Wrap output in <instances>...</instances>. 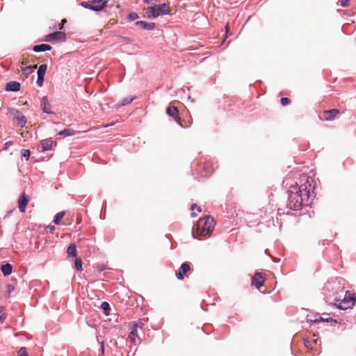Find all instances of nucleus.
I'll use <instances>...</instances> for the list:
<instances>
[{
    "label": "nucleus",
    "instance_id": "9d476101",
    "mask_svg": "<svg viewBox=\"0 0 356 356\" xmlns=\"http://www.w3.org/2000/svg\"><path fill=\"white\" fill-rule=\"evenodd\" d=\"M29 202V196L22 193L18 199V208L21 213H24Z\"/></svg>",
    "mask_w": 356,
    "mask_h": 356
},
{
    "label": "nucleus",
    "instance_id": "2eb2a0df",
    "mask_svg": "<svg viewBox=\"0 0 356 356\" xmlns=\"http://www.w3.org/2000/svg\"><path fill=\"white\" fill-rule=\"evenodd\" d=\"M136 26L141 28L143 30L151 31L153 30L156 24L154 22H147L145 21H137L135 23Z\"/></svg>",
    "mask_w": 356,
    "mask_h": 356
},
{
    "label": "nucleus",
    "instance_id": "f257e3e1",
    "mask_svg": "<svg viewBox=\"0 0 356 356\" xmlns=\"http://www.w3.org/2000/svg\"><path fill=\"white\" fill-rule=\"evenodd\" d=\"M314 189L308 177L300 186L296 182L291 184L286 191V207L292 211H300L304 207L310 206L312 200L315 197Z\"/></svg>",
    "mask_w": 356,
    "mask_h": 356
},
{
    "label": "nucleus",
    "instance_id": "c756f323",
    "mask_svg": "<svg viewBox=\"0 0 356 356\" xmlns=\"http://www.w3.org/2000/svg\"><path fill=\"white\" fill-rule=\"evenodd\" d=\"M65 215V211H60L56 214L54 218V222L55 225H59L60 223V221L63 218V217Z\"/></svg>",
    "mask_w": 356,
    "mask_h": 356
},
{
    "label": "nucleus",
    "instance_id": "473e14b6",
    "mask_svg": "<svg viewBox=\"0 0 356 356\" xmlns=\"http://www.w3.org/2000/svg\"><path fill=\"white\" fill-rule=\"evenodd\" d=\"M37 76H38V78H37L36 83L38 86L41 87L43 85V83L44 81V76H42L40 75H37Z\"/></svg>",
    "mask_w": 356,
    "mask_h": 356
},
{
    "label": "nucleus",
    "instance_id": "2f4dec72",
    "mask_svg": "<svg viewBox=\"0 0 356 356\" xmlns=\"http://www.w3.org/2000/svg\"><path fill=\"white\" fill-rule=\"evenodd\" d=\"M21 154L22 158H24L26 161H28L29 159L31 152L29 149H22Z\"/></svg>",
    "mask_w": 356,
    "mask_h": 356
},
{
    "label": "nucleus",
    "instance_id": "7ed1b4c3",
    "mask_svg": "<svg viewBox=\"0 0 356 356\" xmlns=\"http://www.w3.org/2000/svg\"><path fill=\"white\" fill-rule=\"evenodd\" d=\"M214 225V219L210 216L199 220L196 226L197 234L201 236L208 235L213 229Z\"/></svg>",
    "mask_w": 356,
    "mask_h": 356
},
{
    "label": "nucleus",
    "instance_id": "a18cd8bd",
    "mask_svg": "<svg viewBox=\"0 0 356 356\" xmlns=\"http://www.w3.org/2000/svg\"><path fill=\"white\" fill-rule=\"evenodd\" d=\"M284 183H285L286 185H288L289 184V179L286 178L285 180L284 181Z\"/></svg>",
    "mask_w": 356,
    "mask_h": 356
},
{
    "label": "nucleus",
    "instance_id": "6e6552de",
    "mask_svg": "<svg viewBox=\"0 0 356 356\" xmlns=\"http://www.w3.org/2000/svg\"><path fill=\"white\" fill-rule=\"evenodd\" d=\"M203 170H197V173L202 177H209L211 175L215 168L214 166L211 165L209 161H206L203 165Z\"/></svg>",
    "mask_w": 356,
    "mask_h": 356
},
{
    "label": "nucleus",
    "instance_id": "393cba45",
    "mask_svg": "<svg viewBox=\"0 0 356 356\" xmlns=\"http://www.w3.org/2000/svg\"><path fill=\"white\" fill-rule=\"evenodd\" d=\"M74 268L79 272H81L83 270V262L81 257H76L74 260Z\"/></svg>",
    "mask_w": 356,
    "mask_h": 356
},
{
    "label": "nucleus",
    "instance_id": "9b49d317",
    "mask_svg": "<svg viewBox=\"0 0 356 356\" xmlns=\"http://www.w3.org/2000/svg\"><path fill=\"white\" fill-rule=\"evenodd\" d=\"M190 269L191 266L188 262L183 263L181 265L179 271L176 273V277L179 280H183L184 278V275L190 270Z\"/></svg>",
    "mask_w": 356,
    "mask_h": 356
},
{
    "label": "nucleus",
    "instance_id": "6ab92c4d",
    "mask_svg": "<svg viewBox=\"0 0 356 356\" xmlns=\"http://www.w3.org/2000/svg\"><path fill=\"white\" fill-rule=\"evenodd\" d=\"M54 142L51 138H47L41 140L42 152L51 150Z\"/></svg>",
    "mask_w": 356,
    "mask_h": 356
},
{
    "label": "nucleus",
    "instance_id": "de8ad7c7",
    "mask_svg": "<svg viewBox=\"0 0 356 356\" xmlns=\"http://www.w3.org/2000/svg\"><path fill=\"white\" fill-rule=\"evenodd\" d=\"M11 213H12V211H10L8 212V213L6 216H9L10 215H11Z\"/></svg>",
    "mask_w": 356,
    "mask_h": 356
},
{
    "label": "nucleus",
    "instance_id": "423d86ee",
    "mask_svg": "<svg viewBox=\"0 0 356 356\" xmlns=\"http://www.w3.org/2000/svg\"><path fill=\"white\" fill-rule=\"evenodd\" d=\"M350 294L348 291H346V293L343 295L341 298H340V300L335 302L334 305L339 309L346 310L349 308H352L354 306V301H352L351 298L350 297Z\"/></svg>",
    "mask_w": 356,
    "mask_h": 356
},
{
    "label": "nucleus",
    "instance_id": "a211bd4d",
    "mask_svg": "<svg viewBox=\"0 0 356 356\" xmlns=\"http://www.w3.org/2000/svg\"><path fill=\"white\" fill-rule=\"evenodd\" d=\"M338 113L339 110L336 108L327 110L323 112L325 120L327 121L333 120Z\"/></svg>",
    "mask_w": 356,
    "mask_h": 356
},
{
    "label": "nucleus",
    "instance_id": "bb28decb",
    "mask_svg": "<svg viewBox=\"0 0 356 356\" xmlns=\"http://www.w3.org/2000/svg\"><path fill=\"white\" fill-rule=\"evenodd\" d=\"M135 99H136V97H124V98L122 99L119 106H127V105L131 104Z\"/></svg>",
    "mask_w": 356,
    "mask_h": 356
},
{
    "label": "nucleus",
    "instance_id": "58836bf2",
    "mask_svg": "<svg viewBox=\"0 0 356 356\" xmlns=\"http://www.w3.org/2000/svg\"><path fill=\"white\" fill-rule=\"evenodd\" d=\"M7 314L6 313H3L0 315V323H2L5 321Z\"/></svg>",
    "mask_w": 356,
    "mask_h": 356
},
{
    "label": "nucleus",
    "instance_id": "c9c22d12",
    "mask_svg": "<svg viewBox=\"0 0 356 356\" xmlns=\"http://www.w3.org/2000/svg\"><path fill=\"white\" fill-rule=\"evenodd\" d=\"M350 0H339V4L341 7H347L349 5V1Z\"/></svg>",
    "mask_w": 356,
    "mask_h": 356
},
{
    "label": "nucleus",
    "instance_id": "72a5a7b5",
    "mask_svg": "<svg viewBox=\"0 0 356 356\" xmlns=\"http://www.w3.org/2000/svg\"><path fill=\"white\" fill-rule=\"evenodd\" d=\"M280 102L282 106H286L290 104L291 100L288 97H282Z\"/></svg>",
    "mask_w": 356,
    "mask_h": 356
},
{
    "label": "nucleus",
    "instance_id": "f704fd0d",
    "mask_svg": "<svg viewBox=\"0 0 356 356\" xmlns=\"http://www.w3.org/2000/svg\"><path fill=\"white\" fill-rule=\"evenodd\" d=\"M18 355H19V356H28V353L26 352V348L25 347L20 348V349L19 350V352H18Z\"/></svg>",
    "mask_w": 356,
    "mask_h": 356
},
{
    "label": "nucleus",
    "instance_id": "4be33fe9",
    "mask_svg": "<svg viewBox=\"0 0 356 356\" xmlns=\"http://www.w3.org/2000/svg\"><path fill=\"white\" fill-rule=\"evenodd\" d=\"M67 254L68 257H76V246L75 243H70L67 249Z\"/></svg>",
    "mask_w": 356,
    "mask_h": 356
},
{
    "label": "nucleus",
    "instance_id": "412c9836",
    "mask_svg": "<svg viewBox=\"0 0 356 356\" xmlns=\"http://www.w3.org/2000/svg\"><path fill=\"white\" fill-rule=\"evenodd\" d=\"M1 270L3 275L5 277H8L10 275H11V273L13 272V266L9 263L2 264L1 266Z\"/></svg>",
    "mask_w": 356,
    "mask_h": 356
},
{
    "label": "nucleus",
    "instance_id": "f03ea898",
    "mask_svg": "<svg viewBox=\"0 0 356 356\" xmlns=\"http://www.w3.org/2000/svg\"><path fill=\"white\" fill-rule=\"evenodd\" d=\"M323 291L327 299V301L332 298L335 302L340 300V298H341L346 291L337 279L327 281L325 284Z\"/></svg>",
    "mask_w": 356,
    "mask_h": 356
},
{
    "label": "nucleus",
    "instance_id": "aec40b11",
    "mask_svg": "<svg viewBox=\"0 0 356 356\" xmlns=\"http://www.w3.org/2000/svg\"><path fill=\"white\" fill-rule=\"evenodd\" d=\"M51 49H52L51 46H50L49 44H37L33 47V51L37 52V53L50 51V50H51Z\"/></svg>",
    "mask_w": 356,
    "mask_h": 356
},
{
    "label": "nucleus",
    "instance_id": "f8f14e48",
    "mask_svg": "<svg viewBox=\"0 0 356 356\" xmlns=\"http://www.w3.org/2000/svg\"><path fill=\"white\" fill-rule=\"evenodd\" d=\"M40 107L43 113L47 114H55L51 111V105L49 103L47 96L43 97L40 101Z\"/></svg>",
    "mask_w": 356,
    "mask_h": 356
},
{
    "label": "nucleus",
    "instance_id": "49530a36",
    "mask_svg": "<svg viewBox=\"0 0 356 356\" xmlns=\"http://www.w3.org/2000/svg\"><path fill=\"white\" fill-rule=\"evenodd\" d=\"M225 29H226V33H227L228 30H229V25L228 24L225 26Z\"/></svg>",
    "mask_w": 356,
    "mask_h": 356
},
{
    "label": "nucleus",
    "instance_id": "1a4fd4ad",
    "mask_svg": "<svg viewBox=\"0 0 356 356\" xmlns=\"http://www.w3.org/2000/svg\"><path fill=\"white\" fill-rule=\"evenodd\" d=\"M307 321L309 322L311 324L316 323L318 324L319 323L323 322H332L337 323V320H333L332 318H323L318 315H315V316L313 318L312 315H307Z\"/></svg>",
    "mask_w": 356,
    "mask_h": 356
},
{
    "label": "nucleus",
    "instance_id": "0eeeda50",
    "mask_svg": "<svg viewBox=\"0 0 356 356\" xmlns=\"http://www.w3.org/2000/svg\"><path fill=\"white\" fill-rule=\"evenodd\" d=\"M66 40V34L63 31H54L45 36L44 41L47 42L56 43L65 42Z\"/></svg>",
    "mask_w": 356,
    "mask_h": 356
},
{
    "label": "nucleus",
    "instance_id": "c85d7f7f",
    "mask_svg": "<svg viewBox=\"0 0 356 356\" xmlns=\"http://www.w3.org/2000/svg\"><path fill=\"white\" fill-rule=\"evenodd\" d=\"M47 70V65L46 64L40 65L38 69L37 75H40L42 76H44Z\"/></svg>",
    "mask_w": 356,
    "mask_h": 356
},
{
    "label": "nucleus",
    "instance_id": "39448f33",
    "mask_svg": "<svg viewBox=\"0 0 356 356\" xmlns=\"http://www.w3.org/2000/svg\"><path fill=\"white\" fill-rule=\"evenodd\" d=\"M108 0H91L88 1H82L80 5L88 10L99 12L103 10L108 4Z\"/></svg>",
    "mask_w": 356,
    "mask_h": 356
},
{
    "label": "nucleus",
    "instance_id": "79ce46f5",
    "mask_svg": "<svg viewBox=\"0 0 356 356\" xmlns=\"http://www.w3.org/2000/svg\"><path fill=\"white\" fill-rule=\"evenodd\" d=\"M352 301H354V304L356 303V293L353 294V297L351 298Z\"/></svg>",
    "mask_w": 356,
    "mask_h": 356
},
{
    "label": "nucleus",
    "instance_id": "5701e85b",
    "mask_svg": "<svg viewBox=\"0 0 356 356\" xmlns=\"http://www.w3.org/2000/svg\"><path fill=\"white\" fill-rule=\"evenodd\" d=\"M138 327V323H134V325H133V326L131 327V330L129 332V337L130 341L131 343H135V341H136L135 337L137 335Z\"/></svg>",
    "mask_w": 356,
    "mask_h": 356
},
{
    "label": "nucleus",
    "instance_id": "a878e982",
    "mask_svg": "<svg viewBox=\"0 0 356 356\" xmlns=\"http://www.w3.org/2000/svg\"><path fill=\"white\" fill-rule=\"evenodd\" d=\"M100 308L102 309L103 313L106 316L109 315V312H110V310H111V307H110V305H109L108 302H107L106 301L102 302V304H101Z\"/></svg>",
    "mask_w": 356,
    "mask_h": 356
},
{
    "label": "nucleus",
    "instance_id": "a19ab883",
    "mask_svg": "<svg viewBox=\"0 0 356 356\" xmlns=\"http://www.w3.org/2000/svg\"><path fill=\"white\" fill-rule=\"evenodd\" d=\"M47 228L49 229L50 232H52L55 229V227L54 225H49Z\"/></svg>",
    "mask_w": 356,
    "mask_h": 356
},
{
    "label": "nucleus",
    "instance_id": "4468645a",
    "mask_svg": "<svg viewBox=\"0 0 356 356\" xmlns=\"http://www.w3.org/2000/svg\"><path fill=\"white\" fill-rule=\"evenodd\" d=\"M166 113L170 117L172 118L175 122L181 124V118L176 106H168L166 109Z\"/></svg>",
    "mask_w": 356,
    "mask_h": 356
},
{
    "label": "nucleus",
    "instance_id": "ddd939ff",
    "mask_svg": "<svg viewBox=\"0 0 356 356\" xmlns=\"http://www.w3.org/2000/svg\"><path fill=\"white\" fill-rule=\"evenodd\" d=\"M264 278L262 273L257 272L252 277V285L259 289L264 285Z\"/></svg>",
    "mask_w": 356,
    "mask_h": 356
},
{
    "label": "nucleus",
    "instance_id": "09e8293b",
    "mask_svg": "<svg viewBox=\"0 0 356 356\" xmlns=\"http://www.w3.org/2000/svg\"><path fill=\"white\" fill-rule=\"evenodd\" d=\"M191 215L192 217L196 216V214L194 212H192Z\"/></svg>",
    "mask_w": 356,
    "mask_h": 356
},
{
    "label": "nucleus",
    "instance_id": "20e7f679",
    "mask_svg": "<svg viewBox=\"0 0 356 356\" xmlns=\"http://www.w3.org/2000/svg\"><path fill=\"white\" fill-rule=\"evenodd\" d=\"M154 18H156L159 16L166 15L170 14V7L168 3H163L161 4H154V6H149L147 8Z\"/></svg>",
    "mask_w": 356,
    "mask_h": 356
},
{
    "label": "nucleus",
    "instance_id": "ea45409f",
    "mask_svg": "<svg viewBox=\"0 0 356 356\" xmlns=\"http://www.w3.org/2000/svg\"><path fill=\"white\" fill-rule=\"evenodd\" d=\"M15 288L13 285L8 284V292L9 293H11L14 291Z\"/></svg>",
    "mask_w": 356,
    "mask_h": 356
},
{
    "label": "nucleus",
    "instance_id": "b1692460",
    "mask_svg": "<svg viewBox=\"0 0 356 356\" xmlns=\"http://www.w3.org/2000/svg\"><path fill=\"white\" fill-rule=\"evenodd\" d=\"M59 136H74L75 134V131L72 129H64L63 130H61L58 134Z\"/></svg>",
    "mask_w": 356,
    "mask_h": 356
},
{
    "label": "nucleus",
    "instance_id": "4c0bfd02",
    "mask_svg": "<svg viewBox=\"0 0 356 356\" xmlns=\"http://www.w3.org/2000/svg\"><path fill=\"white\" fill-rule=\"evenodd\" d=\"M195 209H197V211L199 212H201L202 211V209L200 207H198L196 204H193L191 206V209L192 211H193Z\"/></svg>",
    "mask_w": 356,
    "mask_h": 356
},
{
    "label": "nucleus",
    "instance_id": "dca6fc26",
    "mask_svg": "<svg viewBox=\"0 0 356 356\" xmlns=\"http://www.w3.org/2000/svg\"><path fill=\"white\" fill-rule=\"evenodd\" d=\"M15 118L17 121V125L21 128H23L26 124V118L22 115L19 110H15Z\"/></svg>",
    "mask_w": 356,
    "mask_h": 356
},
{
    "label": "nucleus",
    "instance_id": "3c124183",
    "mask_svg": "<svg viewBox=\"0 0 356 356\" xmlns=\"http://www.w3.org/2000/svg\"><path fill=\"white\" fill-rule=\"evenodd\" d=\"M192 235H193V238H195V234H194L193 232H192Z\"/></svg>",
    "mask_w": 356,
    "mask_h": 356
},
{
    "label": "nucleus",
    "instance_id": "c03bdc74",
    "mask_svg": "<svg viewBox=\"0 0 356 356\" xmlns=\"http://www.w3.org/2000/svg\"><path fill=\"white\" fill-rule=\"evenodd\" d=\"M4 310H5V307L3 306H0V313L3 314Z\"/></svg>",
    "mask_w": 356,
    "mask_h": 356
},
{
    "label": "nucleus",
    "instance_id": "f3484780",
    "mask_svg": "<svg viewBox=\"0 0 356 356\" xmlns=\"http://www.w3.org/2000/svg\"><path fill=\"white\" fill-rule=\"evenodd\" d=\"M21 84L16 81H12L6 83L5 90L10 92H17L20 90Z\"/></svg>",
    "mask_w": 356,
    "mask_h": 356
},
{
    "label": "nucleus",
    "instance_id": "cd10ccee",
    "mask_svg": "<svg viewBox=\"0 0 356 356\" xmlns=\"http://www.w3.org/2000/svg\"><path fill=\"white\" fill-rule=\"evenodd\" d=\"M36 67V65H28L24 67H22V73L25 75L26 77H28L32 72V68Z\"/></svg>",
    "mask_w": 356,
    "mask_h": 356
},
{
    "label": "nucleus",
    "instance_id": "e433bc0d",
    "mask_svg": "<svg viewBox=\"0 0 356 356\" xmlns=\"http://www.w3.org/2000/svg\"><path fill=\"white\" fill-rule=\"evenodd\" d=\"M13 145V141H8V142L5 143L3 145V149L7 150L8 149V147Z\"/></svg>",
    "mask_w": 356,
    "mask_h": 356
},
{
    "label": "nucleus",
    "instance_id": "7c9ffc66",
    "mask_svg": "<svg viewBox=\"0 0 356 356\" xmlns=\"http://www.w3.org/2000/svg\"><path fill=\"white\" fill-rule=\"evenodd\" d=\"M139 17L138 13L135 12H131L127 15V19L129 22L134 21Z\"/></svg>",
    "mask_w": 356,
    "mask_h": 356
},
{
    "label": "nucleus",
    "instance_id": "37998d69",
    "mask_svg": "<svg viewBox=\"0 0 356 356\" xmlns=\"http://www.w3.org/2000/svg\"><path fill=\"white\" fill-rule=\"evenodd\" d=\"M101 352H102V354L103 355L104 353V343H102V346H101Z\"/></svg>",
    "mask_w": 356,
    "mask_h": 356
},
{
    "label": "nucleus",
    "instance_id": "8fccbe9b",
    "mask_svg": "<svg viewBox=\"0 0 356 356\" xmlns=\"http://www.w3.org/2000/svg\"><path fill=\"white\" fill-rule=\"evenodd\" d=\"M307 343H309V341H307V342H305V345L306 346H307Z\"/></svg>",
    "mask_w": 356,
    "mask_h": 356
}]
</instances>
